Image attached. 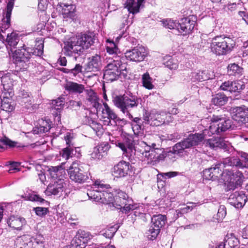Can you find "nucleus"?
Instances as JSON below:
<instances>
[{
	"instance_id": "obj_1",
	"label": "nucleus",
	"mask_w": 248,
	"mask_h": 248,
	"mask_svg": "<svg viewBox=\"0 0 248 248\" xmlns=\"http://www.w3.org/2000/svg\"><path fill=\"white\" fill-rule=\"evenodd\" d=\"M139 146L140 148H137L135 150L140 153L144 157V161L150 165L154 166L163 161L167 155L163 148L156 147L155 143L148 145L145 142L141 141Z\"/></svg>"
},
{
	"instance_id": "obj_2",
	"label": "nucleus",
	"mask_w": 248,
	"mask_h": 248,
	"mask_svg": "<svg viewBox=\"0 0 248 248\" xmlns=\"http://www.w3.org/2000/svg\"><path fill=\"white\" fill-rule=\"evenodd\" d=\"M114 105L124 113H126L130 119L132 120L131 124H142V121L139 117L133 118L129 113L131 109L136 108L139 104V99L135 96H116L113 100Z\"/></svg>"
},
{
	"instance_id": "obj_3",
	"label": "nucleus",
	"mask_w": 248,
	"mask_h": 248,
	"mask_svg": "<svg viewBox=\"0 0 248 248\" xmlns=\"http://www.w3.org/2000/svg\"><path fill=\"white\" fill-rule=\"evenodd\" d=\"M93 189L88 190L87 195L89 199L93 202L111 205L113 206L114 196L111 192L102 190L104 188L110 187L109 185L105 184L100 180H96L93 185Z\"/></svg>"
},
{
	"instance_id": "obj_4",
	"label": "nucleus",
	"mask_w": 248,
	"mask_h": 248,
	"mask_svg": "<svg viewBox=\"0 0 248 248\" xmlns=\"http://www.w3.org/2000/svg\"><path fill=\"white\" fill-rule=\"evenodd\" d=\"M113 206L120 209L121 211L125 214H128L131 211L136 210L134 211L135 216L143 217L145 215L138 211V205L134 203L132 199L129 197L126 193L122 191L118 192L114 196Z\"/></svg>"
},
{
	"instance_id": "obj_5",
	"label": "nucleus",
	"mask_w": 248,
	"mask_h": 248,
	"mask_svg": "<svg viewBox=\"0 0 248 248\" xmlns=\"http://www.w3.org/2000/svg\"><path fill=\"white\" fill-rule=\"evenodd\" d=\"M235 46V41L231 38L224 36H216L211 42V51L217 55H223L230 53Z\"/></svg>"
},
{
	"instance_id": "obj_6",
	"label": "nucleus",
	"mask_w": 248,
	"mask_h": 248,
	"mask_svg": "<svg viewBox=\"0 0 248 248\" xmlns=\"http://www.w3.org/2000/svg\"><path fill=\"white\" fill-rule=\"evenodd\" d=\"M204 140L203 133L190 134L184 140L175 144L172 149V152L174 154L183 153L186 149L201 144Z\"/></svg>"
},
{
	"instance_id": "obj_7",
	"label": "nucleus",
	"mask_w": 248,
	"mask_h": 248,
	"mask_svg": "<svg viewBox=\"0 0 248 248\" xmlns=\"http://www.w3.org/2000/svg\"><path fill=\"white\" fill-rule=\"evenodd\" d=\"M30 50H31V48L25 47L24 45L21 48L14 50L12 52L14 62L21 69L24 70L28 68L29 60L32 55Z\"/></svg>"
},
{
	"instance_id": "obj_8",
	"label": "nucleus",
	"mask_w": 248,
	"mask_h": 248,
	"mask_svg": "<svg viewBox=\"0 0 248 248\" xmlns=\"http://www.w3.org/2000/svg\"><path fill=\"white\" fill-rule=\"evenodd\" d=\"M122 63V58L116 56L115 59L109 62L105 67L104 78L110 81L117 80L121 73L120 67Z\"/></svg>"
},
{
	"instance_id": "obj_9",
	"label": "nucleus",
	"mask_w": 248,
	"mask_h": 248,
	"mask_svg": "<svg viewBox=\"0 0 248 248\" xmlns=\"http://www.w3.org/2000/svg\"><path fill=\"white\" fill-rule=\"evenodd\" d=\"M209 131L212 134H219L229 129L232 126V121L220 116L214 115L211 118Z\"/></svg>"
},
{
	"instance_id": "obj_10",
	"label": "nucleus",
	"mask_w": 248,
	"mask_h": 248,
	"mask_svg": "<svg viewBox=\"0 0 248 248\" xmlns=\"http://www.w3.org/2000/svg\"><path fill=\"white\" fill-rule=\"evenodd\" d=\"M68 173L71 180L78 183H83L89 179L88 173L78 162H74L69 167Z\"/></svg>"
},
{
	"instance_id": "obj_11",
	"label": "nucleus",
	"mask_w": 248,
	"mask_h": 248,
	"mask_svg": "<svg viewBox=\"0 0 248 248\" xmlns=\"http://www.w3.org/2000/svg\"><path fill=\"white\" fill-rule=\"evenodd\" d=\"M227 170L225 169L224 165L221 163H218L215 165L214 166L205 169L203 171V176L206 180H211L215 181L218 179L220 177L226 178L227 174Z\"/></svg>"
},
{
	"instance_id": "obj_12",
	"label": "nucleus",
	"mask_w": 248,
	"mask_h": 248,
	"mask_svg": "<svg viewBox=\"0 0 248 248\" xmlns=\"http://www.w3.org/2000/svg\"><path fill=\"white\" fill-rule=\"evenodd\" d=\"M148 52L144 46H137L124 53L126 59L136 62L143 61L147 57Z\"/></svg>"
},
{
	"instance_id": "obj_13",
	"label": "nucleus",
	"mask_w": 248,
	"mask_h": 248,
	"mask_svg": "<svg viewBox=\"0 0 248 248\" xmlns=\"http://www.w3.org/2000/svg\"><path fill=\"white\" fill-rule=\"evenodd\" d=\"M63 50L65 55L73 57L75 61L77 60L78 56L83 52L82 47L77 43L74 37L71 38L68 41L64 43Z\"/></svg>"
},
{
	"instance_id": "obj_14",
	"label": "nucleus",
	"mask_w": 248,
	"mask_h": 248,
	"mask_svg": "<svg viewBox=\"0 0 248 248\" xmlns=\"http://www.w3.org/2000/svg\"><path fill=\"white\" fill-rule=\"evenodd\" d=\"M167 113L163 111L153 110L147 116H143L144 122L145 124L152 126H159L164 124Z\"/></svg>"
},
{
	"instance_id": "obj_15",
	"label": "nucleus",
	"mask_w": 248,
	"mask_h": 248,
	"mask_svg": "<svg viewBox=\"0 0 248 248\" xmlns=\"http://www.w3.org/2000/svg\"><path fill=\"white\" fill-rule=\"evenodd\" d=\"M227 170L228 171V174L226 178H223L222 179L224 181L229 182V185L228 186L229 187L231 186L232 185H234V186H232L233 188H230V189H234L237 186H240L242 185L244 178L242 173L237 170H232L229 169Z\"/></svg>"
},
{
	"instance_id": "obj_16",
	"label": "nucleus",
	"mask_w": 248,
	"mask_h": 248,
	"mask_svg": "<svg viewBox=\"0 0 248 248\" xmlns=\"http://www.w3.org/2000/svg\"><path fill=\"white\" fill-rule=\"evenodd\" d=\"M232 118L240 124L248 123V108L237 107L232 112Z\"/></svg>"
},
{
	"instance_id": "obj_17",
	"label": "nucleus",
	"mask_w": 248,
	"mask_h": 248,
	"mask_svg": "<svg viewBox=\"0 0 248 248\" xmlns=\"http://www.w3.org/2000/svg\"><path fill=\"white\" fill-rule=\"evenodd\" d=\"M194 17H187L182 19L178 23V27L179 28V32L183 35L189 34L194 29L196 22Z\"/></svg>"
},
{
	"instance_id": "obj_18",
	"label": "nucleus",
	"mask_w": 248,
	"mask_h": 248,
	"mask_svg": "<svg viewBox=\"0 0 248 248\" xmlns=\"http://www.w3.org/2000/svg\"><path fill=\"white\" fill-rule=\"evenodd\" d=\"M247 201V197L243 192L236 191L228 199L229 203L238 209L243 207Z\"/></svg>"
},
{
	"instance_id": "obj_19",
	"label": "nucleus",
	"mask_w": 248,
	"mask_h": 248,
	"mask_svg": "<svg viewBox=\"0 0 248 248\" xmlns=\"http://www.w3.org/2000/svg\"><path fill=\"white\" fill-rule=\"evenodd\" d=\"M57 10L62 15L63 18H70L74 20L76 17V6L73 4L61 3L57 5Z\"/></svg>"
},
{
	"instance_id": "obj_20",
	"label": "nucleus",
	"mask_w": 248,
	"mask_h": 248,
	"mask_svg": "<svg viewBox=\"0 0 248 248\" xmlns=\"http://www.w3.org/2000/svg\"><path fill=\"white\" fill-rule=\"evenodd\" d=\"M220 88L222 90L231 93L240 92L241 90L244 89L245 85L244 82L241 80L227 81L222 83Z\"/></svg>"
},
{
	"instance_id": "obj_21",
	"label": "nucleus",
	"mask_w": 248,
	"mask_h": 248,
	"mask_svg": "<svg viewBox=\"0 0 248 248\" xmlns=\"http://www.w3.org/2000/svg\"><path fill=\"white\" fill-rule=\"evenodd\" d=\"M74 38L77 43L82 47L83 51L90 47L94 43L95 40V36L92 33L82 34Z\"/></svg>"
},
{
	"instance_id": "obj_22",
	"label": "nucleus",
	"mask_w": 248,
	"mask_h": 248,
	"mask_svg": "<svg viewBox=\"0 0 248 248\" xmlns=\"http://www.w3.org/2000/svg\"><path fill=\"white\" fill-rule=\"evenodd\" d=\"M109 148L110 146L108 143H102L93 148L91 155V157L95 160L102 159L107 155Z\"/></svg>"
},
{
	"instance_id": "obj_23",
	"label": "nucleus",
	"mask_w": 248,
	"mask_h": 248,
	"mask_svg": "<svg viewBox=\"0 0 248 248\" xmlns=\"http://www.w3.org/2000/svg\"><path fill=\"white\" fill-rule=\"evenodd\" d=\"M134 145V140L132 135L126 134L124 135L123 142H118L116 146L119 147L124 154H126L132 151Z\"/></svg>"
},
{
	"instance_id": "obj_24",
	"label": "nucleus",
	"mask_w": 248,
	"mask_h": 248,
	"mask_svg": "<svg viewBox=\"0 0 248 248\" xmlns=\"http://www.w3.org/2000/svg\"><path fill=\"white\" fill-rule=\"evenodd\" d=\"M66 184L62 179H59L49 184L46 190L47 193L60 196L63 191Z\"/></svg>"
},
{
	"instance_id": "obj_25",
	"label": "nucleus",
	"mask_w": 248,
	"mask_h": 248,
	"mask_svg": "<svg viewBox=\"0 0 248 248\" xmlns=\"http://www.w3.org/2000/svg\"><path fill=\"white\" fill-rule=\"evenodd\" d=\"M131 166L128 162L122 161L113 168V175L116 177H123L128 174Z\"/></svg>"
},
{
	"instance_id": "obj_26",
	"label": "nucleus",
	"mask_w": 248,
	"mask_h": 248,
	"mask_svg": "<svg viewBox=\"0 0 248 248\" xmlns=\"http://www.w3.org/2000/svg\"><path fill=\"white\" fill-rule=\"evenodd\" d=\"M17 101L22 106L28 108L33 103V99L31 94L24 90H20L16 96Z\"/></svg>"
},
{
	"instance_id": "obj_27",
	"label": "nucleus",
	"mask_w": 248,
	"mask_h": 248,
	"mask_svg": "<svg viewBox=\"0 0 248 248\" xmlns=\"http://www.w3.org/2000/svg\"><path fill=\"white\" fill-rule=\"evenodd\" d=\"M101 57L96 55L92 57L87 65L86 69L87 72H97L101 69Z\"/></svg>"
},
{
	"instance_id": "obj_28",
	"label": "nucleus",
	"mask_w": 248,
	"mask_h": 248,
	"mask_svg": "<svg viewBox=\"0 0 248 248\" xmlns=\"http://www.w3.org/2000/svg\"><path fill=\"white\" fill-rule=\"evenodd\" d=\"M206 146L211 149L217 150V149L226 148L227 145L223 139L220 137H215L208 139L206 141Z\"/></svg>"
},
{
	"instance_id": "obj_29",
	"label": "nucleus",
	"mask_w": 248,
	"mask_h": 248,
	"mask_svg": "<svg viewBox=\"0 0 248 248\" xmlns=\"http://www.w3.org/2000/svg\"><path fill=\"white\" fill-rule=\"evenodd\" d=\"M104 108L102 110V116L104 118H107L108 124L110 123V120L116 122L119 120L117 114L111 109L106 102L103 103Z\"/></svg>"
},
{
	"instance_id": "obj_30",
	"label": "nucleus",
	"mask_w": 248,
	"mask_h": 248,
	"mask_svg": "<svg viewBox=\"0 0 248 248\" xmlns=\"http://www.w3.org/2000/svg\"><path fill=\"white\" fill-rule=\"evenodd\" d=\"M85 91L87 95L86 100L98 111V109L101 108V105L98 102L99 98L97 94L92 89L86 90Z\"/></svg>"
},
{
	"instance_id": "obj_31",
	"label": "nucleus",
	"mask_w": 248,
	"mask_h": 248,
	"mask_svg": "<svg viewBox=\"0 0 248 248\" xmlns=\"http://www.w3.org/2000/svg\"><path fill=\"white\" fill-rule=\"evenodd\" d=\"M31 236L24 235L16 239L15 242V248H31Z\"/></svg>"
},
{
	"instance_id": "obj_32",
	"label": "nucleus",
	"mask_w": 248,
	"mask_h": 248,
	"mask_svg": "<svg viewBox=\"0 0 248 248\" xmlns=\"http://www.w3.org/2000/svg\"><path fill=\"white\" fill-rule=\"evenodd\" d=\"M19 41V38L17 34L12 32L8 34L6 39V47L11 52H14V49L16 48Z\"/></svg>"
},
{
	"instance_id": "obj_33",
	"label": "nucleus",
	"mask_w": 248,
	"mask_h": 248,
	"mask_svg": "<svg viewBox=\"0 0 248 248\" xmlns=\"http://www.w3.org/2000/svg\"><path fill=\"white\" fill-rule=\"evenodd\" d=\"M221 164L224 165V168L227 167H236L243 168L245 166L241 162L240 159L237 157H231L225 158Z\"/></svg>"
},
{
	"instance_id": "obj_34",
	"label": "nucleus",
	"mask_w": 248,
	"mask_h": 248,
	"mask_svg": "<svg viewBox=\"0 0 248 248\" xmlns=\"http://www.w3.org/2000/svg\"><path fill=\"white\" fill-rule=\"evenodd\" d=\"M226 248H235L239 244V240L233 233H227L224 239Z\"/></svg>"
},
{
	"instance_id": "obj_35",
	"label": "nucleus",
	"mask_w": 248,
	"mask_h": 248,
	"mask_svg": "<svg viewBox=\"0 0 248 248\" xmlns=\"http://www.w3.org/2000/svg\"><path fill=\"white\" fill-rule=\"evenodd\" d=\"M65 89L69 93L79 94L82 93L85 90L84 85L71 81L68 82L65 85Z\"/></svg>"
},
{
	"instance_id": "obj_36",
	"label": "nucleus",
	"mask_w": 248,
	"mask_h": 248,
	"mask_svg": "<svg viewBox=\"0 0 248 248\" xmlns=\"http://www.w3.org/2000/svg\"><path fill=\"white\" fill-rule=\"evenodd\" d=\"M167 217L165 215L161 214L154 215L152 217V226L160 230L165 224Z\"/></svg>"
},
{
	"instance_id": "obj_37",
	"label": "nucleus",
	"mask_w": 248,
	"mask_h": 248,
	"mask_svg": "<svg viewBox=\"0 0 248 248\" xmlns=\"http://www.w3.org/2000/svg\"><path fill=\"white\" fill-rule=\"evenodd\" d=\"M25 219L22 218L11 216L9 217L7 223L10 227L18 230L25 223Z\"/></svg>"
},
{
	"instance_id": "obj_38",
	"label": "nucleus",
	"mask_w": 248,
	"mask_h": 248,
	"mask_svg": "<svg viewBox=\"0 0 248 248\" xmlns=\"http://www.w3.org/2000/svg\"><path fill=\"white\" fill-rule=\"evenodd\" d=\"M44 41L42 39L36 40L34 47L32 48L30 52L32 55L40 56L43 53Z\"/></svg>"
},
{
	"instance_id": "obj_39",
	"label": "nucleus",
	"mask_w": 248,
	"mask_h": 248,
	"mask_svg": "<svg viewBox=\"0 0 248 248\" xmlns=\"http://www.w3.org/2000/svg\"><path fill=\"white\" fill-rule=\"evenodd\" d=\"M124 5V8H126L130 13L134 15L139 12L140 7L135 0H126Z\"/></svg>"
},
{
	"instance_id": "obj_40",
	"label": "nucleus",
	"mask_w": 248,
	"mask_h": 248,
	"mask_svg": "<svg viewBox=\"0 0 248 248\" xmlns=\"http://www.w3.org/2000/svg\"><path fill=\"white\" fill-rule=\"evenodd\" d=\"M191 77L194 81H202L210 78L206 72L204 70L193 72L191 73Z\"/></svg>"
},
{
	"instance_id": "obj_41",
	"label": "nucleus",
	"mask_w": 248,
	"mask_h": 248,
	"mask_svg": "<svg viewBox=\"0 0 248 248\" xmlns=\"http://www.w3.org/2000/svg\"><path fill=\"white\" fill-rule=\"evenodd\" d=\"M228 101V97L224 94L218 93L213 96L212 103L216 106H223Z\"/></svg>"
},
{
	"instance_id": "obj_42",
	"label": "nucleus",
	"mask_w": 248,
	"mask_h": 248,
	"mask_svg": "<svg viewBox=\"0 0 248 248\" xmlns=\"http://www.w3.org/2000/svg\"><path fill=\"white\" fill-rule=\"evenodd\" d=\"M1 84L4 90L9 91L12 90L13 87L14 81L11 78L10 76L6 75L1 78Z\"/></svg>"
},
{
	"instance_id": "obj_43",
	"label": "nucleus",
	"mask_w": 248,
	"mask_h": 248,
	"mask_svg": "<svg viewBox=\"0 0 248 248\" xmlns=\"http://www.w3.org/2000/svg\"><path fill=\"white\" fill-rule=\"evenodd\" d=\"M228 73L230 76H240L242 75L243 68L238 64L232 63L228 66Z\"/></svg>"
},
{
	"instance_id": "obj_44",
	"label": "nucleus",
	"mask_w": 248,
	"mask_h": 248,
	"mask_svg": "<svg viewBox=\"0 0 248 248\" xmlns=\"http://www.w3.org/2000/svg\"><path fill=\"white\" fill-rule=\"evenodd\" d=\"M163 64L171 70H176L178 67L177 61L170 56H167L164 59Z\"/></svg>"
},
{
	"instance_id": "obj_45",
	"label": "nucleus",
	"mask_w": 248,
	"mask_h": 248,
	"mask_svg": "<svg viewBox=\"0 0 248 248\" xmlns=\"http://www.w3.org/2000/svg\"><path fill=\"white\" fill-rule=\"evenodd\" d=\"M117 230V226H112L108 228L100 231L99 234L104 236L106 238L111 239L113 237Z\"/></svg>"
},
{
	"instance_id": "obj_46",
	"label": "nucleus",
	"mask_w": 248,
	"mask_h": 248,
	"mask_svg": "<svg viewBox=\"0 0 248 248\" xmlns=\"http://www.w3.org/2000/svg\"><path fill=\"white\" fill-rule=\"evenodd\" d=\"M82 66L79 63L76 64L74 67L71 68H63L62 71L64 73L72 75L76 77L78 74L82 72Z\"/></svg>"
},
{
	"instance_id": "obj_47",
	"label": "nucleus",
	"mask_w": 248,
	"mask_h": 248,
	"mask_svg": "<svg viewBox=\"0 0 248 248\" xmlns=\"http://www.w3.org/2000/svg\"><path fill=\"white\" fill-rule=\"evenodd\" d=\"M11 99L8 97H3L1 99V108L3 110L11 112L14 109V106L11 104Z\"/></svg>"
},
{
	"instance_id": "obj_48",
	"label": "nucleus",
	"mask_w": 248,
	"mask_h": 248,
	"mask_svg": "<svg viewBox=\"0 0 248 248\" xmlns=\"http://www.w3.org/2000/svg\"><path fill=\"white\" fill-rule=\"evenodd\" d=\"M142 83L143 86L147 89L151 90L154 87L152 84V78L148 73H146L142 76Z\"/></svg>"
},
{
	"instance_id": "obj_49",
	"label": "nucleus",
	"mask_w": 248,
	"mask_h": 248,
	"mask_svg": "<svg viewBox=\"0 0 248 248\" xmlns=\"http://www.w3.org/2000/svg\"><path fill=\"white\" fill-rule=\"evenodd\" d=\"M44 238L41 234L36 235L34 237H31L30 241L31 242V248H36L37 246H40L41 247H43L44 242Z\"/></svg>"
},
{
	"instance_id": "obj_50",
	"label": "nucleus",
	"mask_w": 248,
	"mask_h": 248,
	"mask_svg": "<svg viewBox=\"0 0 248 248\" xmlns=\"http://www.w3.org/2000/svg\"><path fill=\"white\" fill-rule=\"evenodd\" d=\"M64 98L62 97H59L55 100H53L51 102L52 108L57 111L61 110L64 105Z\"/></svg>"
},
{
	"instance_id": "obj_51",
	"label": "nucleus",
	"mask_w": 248,
	"mask_h": 248,
	"mask_svg": "<svg viewBox=\"0 0 248 248\" xmlns=\"http://www.w3.org/2000/svg\"><path fill=\"white\" fill-rule=\"evenodd\" d=\"M160 230L151 226L149 230L146 232L147 237L150 240L155 239L160 232Z\"/></svg>"
},
{
	"instance_id": "obj_52",
	"label": "nucleus",
	"mask_w": 248,
	"mask_h": 248,
	"mask_svg": "<svg viewBox=\"0 0 248 248\" xmlns=\"http://www.w3.org/2000/svg\"><path fill=\"white\" fill-rule=\"evenodd\" d=\"M106 49L107 52L109 54L114 55V59L116 56H118L117 55L118 49L114 42H111L110 45L107 46Z\"/></svg>"
},
{
	"instance_id": "obj_53",
	"label": "nucleus",
	"mask_w": 248,
	"mask_h": 248,
	"mask_svg": "<svg viewBox=\"0 0 248 248\" xmlns=\"http://www.w3.org/2000/svg\"><path fill=\"white\" fill-rule=\"evenodd\" d=\"M52 177H58L62 173V169L61 166L52 167L48 170Z\"/></svg>"
},
{
	"instance_id": "obj_54",
	"label": "nucleus",
	"mask_w": 248,
	"mask_h": 248,
	"mask_svg": "<svg viewBox=\"0 0 248 248\" xmlns=\"http://www.w3.org/2000/svg\"><path fill=\"white\" fill-rule=\"evenodd\" d=\"M164 26L170 29H176L179 31V28L177 26L178 23L174 22L171 19L166 20L163 21Z\"/></svg>"
},
{
	"instance_id": "obj_55",
	"label": "nucleus",
	"mask_w": 248,
	"mask_h": 248,
	"mask_svg": "<svg viewBox=\"0 0 248 248\" xmlns=\"http://www.w3.org/2000/svg\"><path fill=\"white\" fill-rule=\"evenodd\" d=\"M196 203L189 202L187 203V205L184 206V207L181 208L178 210H177V212L179 213L180 212H182L183 213H186L189 211H191L194 207L196 206Z\"/></svg>"
},
{
	"instance_id": "obj_56",
	"label": "nucleus",
	"mask_w": 248,
	"mask_h": 248,
	"mask_svg": "<svg viewBox=\"0 0 248 248\" xmlns=\"http://www.w3.org/2000/svg\"><path fill=\"white\" fill-rule=\"evenodd\" d=\"M33 210L35 212L36 215L40 217H44L49 212L47 208L42 207L33 208Z\"/></svg>"
},
{
	"instance_id": "obj_57",
	"label": "nucleus",
	"mask_w": 248,
	"mask_h": 248,
	"mask_svg": "<svg viewBox=\"0 0 248 248\" xmlns=\"http://www.w3.org/2000/svg\"><path fill=\"white\" fill-rule=\"evenodd\" d=\"M74 149L72 147H68L64 148L62 151V155L63 158L68 159L73 155Z\"/></svg>"
},
{
	"instance_id": "obj_58",
	"label": "nucleus",
	"mask_w": 248,
	"mask_h": 248,
	"mask_svg": "<svg viewBox=\"0 0 248 248\" xmlns=\"http://www.w3.org/2000/svg\"><path fill=\"white\" fill-rule=\"evenodd\" d=\"M28 200L32 202H43L45 200L36 194H30L28 196Z\"/></svg>"
},
{
	"instance_id": "obj_59",
	"label": "nucleus",
	"mask_w": 248,
	"mask_h": 248,
	"mask_svg": "<svg viewBox=\"0 0 248 248\" xmlns=\"http://www.w3.org/2000/svg\"><path fill=\"white\" fill-rule=\"evenodd\" d=\"M226 214V208L223 205H221L219 206L218 212H217V216L220 219H222L224 218Z\"/></svg>"
},
{
	"instance_id": "obj_60",
	"label": "nucleus",
	"mask_w": 248,
	"mask_h": 248,
	"mask_svg": "<svg viewBox=\"0 0 248 248\" xmlns=\"http://www.w3.org/2000/svg\"><path fill=\"white\" fill-rule=\"evenodd\" d=\"M178 174V172L177 171H170L168 172L161 173L160 174L163 177L166 178H170L177 176Z\"/></svg>"
},
{
	"instance_id": "obj_61",
	"label": "nucleus",
	"mask_w": 248,
	"mask_h": 248,
	"mask_svg": "<svg viewBox=\"0 0 248 248\" xmlns=\"http://www.w3.org/2000/svg\"><path fill=\"white\" fill-rule=\"evenodd\" d=\"M70 106L75 109H78L81 107L82 103L80 101L71 100L69 102Z\"/></svg>"
},
{
	"instance_id": "obj_62",
	"label": "nucleus",
	"mask_w": 248,
	"mask_h": 248,
	"mask_svg": "<svg viewBox=\"0 0 248 248\" xmlns=\"http://www.w3.org/2000/svg\"><path fill=\"white\" fill-rule=\"evenodd\" d=\"M132 130L135 135H138L142 129V124H131Z\"/></svg>"
},
{
	"instance_id": "obj_63",
	"label": "nucleus",
	"mask_w": 248,
	"mask_h": 248,
	"mask_svg": "<svg viewBox=\"0 0 248 248\" xmlns=\"http://www.w3.org/2000/svg\"><path fill=\"white\" fill-rule=\"evenodd\" d=\"M0 140L4 145H8L10 147H14L16 145L15 142L8 139H1Z\"/></svg>"
},
{
	"instance_id": "obj_64",
	"label": "nucleus",
	"mask_w": 248,
	"mask_h": 248,
	"mask_svg": "<svg viewBox=\"0 0 248 248\" xmlns=\"http://www.w3.org/2000/svg\"><path fill=\"white\" fill-rule=\"evenodd\" d=\"M181 137V135L177 132L168 135V138L169 140L174 141L180 139Z\"/></svg>"
}]
</instances>
